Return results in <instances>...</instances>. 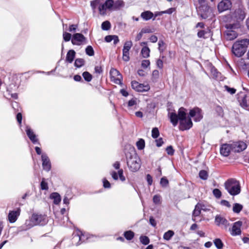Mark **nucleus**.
I'll return each instance as SVG.
<instances>
[{"instance_id": "f257e3e1", "label": "nucleus", "mask_w": 249, "mask_h": 249, "mask_svg": "<svg viewBox=\"0 0 249 249\" xmlns=\"http://www.w3.org/2000/svg\"><path fill=\"white\" fill-rule=\"evenodd\" d=\"M186 109L184 107H180L178 111V115L171 112L169 113V117L170 121L173 125L175 126L179 121V129L181 130L189 129L193 126V123L190 118L186 117Z\"/></svg>"}, {"instance_id": "f03ea898", "label": "nucleus", "mask_w": 249, "mask_h": 249, "mask_svg": "<svg viewBox=\"0 0 249 249\" xmlns=\"http://www.w3.org/2000/svg\"><path fill=\"white\" fill-rule=\"evenodd\" d=\"M48 222L46 215L33 214L30 219L26 220L23 226L24 230H27L37 225H44Z\"/></svg>"}, {"instance_id": "7ed1b4c3", "label": "nucleus", "mask_w": 249, "mask_h": 249, "mask_svg": "<svg viewBox=\"0 0 249 249\" xmlns=\"http://www.w3.org/2000/svg\"><path fill=\"white\" fill-rule=\"evenodd\" d=\"M249 45V39L247 38L236 41L232 45V52L237 57L242 56L246 52Z\"/></svg>"}, {"instance_id": "20e7f679", "label": "nucleus", "mask_w": 249, "mask_h": 249, "mask_svg": "<svg viewBox=\"0 0 249 249\" xmlns=\"http://www.w3.org/2000/svg\"><path fill=\"white\" fill-rule=\"evenodd\" d=\"M225 189L231 196H236L241 191L240 184L238 181L234 179H230L225 182Z\"/></svg>"}, {"instance_id": "39448f33", "label": "nucleus", "mask_w": 249, "mask_h": 249, "mask_svg": "<svg viewBox=\"0 0 249 249\" xmlns=\"http://www.w3.org/2000/svg\"><path fill=\"white\" fill-rule=\"evenodd\" d=\"M226 27L227 30L224 34L226 39L231 40L236 38L238 36V30L240 27L239 23L229 24Z\"/></svg>"}, {"instance_id": "423d86ee", "label": "nucleus", "mask_w": 249, "mask_h": 249, "mask_svg": "<svg viewBox=\"0 0 249 249\" xmlns=\"http://www.w3.org/2000/svg\"><path fill=\"white\" fill-rule=\"evenodd\" d=\"M127 164L130 169L133 172L138 170L140 167V160L137 156H132L127 161Z\"/></svg>"}, {"instance_id": "0eeeda50", "label": "nucleus", "mask_w": 249, "mask_h": 249, "mask_svg": "<svg viewBox=\"0 0 249 249\" xmlns=\"http://www.w3.org/2000/svg\"><path fill=\"white\" fill-rule=\"evenodd\" d=\"M245 9L243 6H240L236 9L231 14V18L238 23L242 21L245 18Z\"/></svg>"}, {"instance_id": "6e6552de", "label": "nucleus", "mask_w": 249, "mask_h": 249, "mask_svg": "<svg viewBox=\"0 0 249 249\" xmlns=\"http://www.w3.org/2000/svg\"><path fill=\"white\" fill-rule=\"evenodd\" d=\"M110 78L112 81L116 84L122 85L123 77L120 72L114 68H111L110 71Z\"/></svg>"}, {"instance_id": "1a4fd4ad", "label": "nucleus", "mask_w": 249, "mask_h": 249, "mask_svg": "<svg viewBox=\"0 0 249 249\" xmlns=\"http://www.w3.org/2000/svg\"><path fill=\"white\" fill-rule=\"evenodd\" d=\"M113 5V1L110 0H106V2L104 3L100 4L99 7V12L101 15H105L106 14L107 10H112Z\"/></svg>"}, {"instance_id": "9d476101", "label": "nucleus", "mask_w": 249, "mask_h": 249, "mask_svg": "<svg viewBox=\"0 0 249 249\" xmlns=\"http://www.w3.org/2000/svg\"><path fill=\"white\" fill-rule=\"evenodd\" d=\"M131 86L134 89L139 92L147 91L150 89V87L148 84H140L136 81L131 82Z\"/></svg>"}, {"instance_id": "9b49d317", "label": "nucleus", "mask_w": 249, "mask_h": 249, "mask_svg": "<svg viewBox=\"0 0 249 249\" xmlns=\"http://www.w3.org/2000/svg\"><path fill=\"white\" fill-rule=\"evenodd\" d=\"M189 115L191 117H195V121H200L203 118L201 110L198 107H195L190 110Z\"/></svg>"}, {"instance_id": "f8f14e48", "label": "nucleus", "mask_w": 249, "mask_h": 249, "mask_svg": "<svg viewBox=\"0 0 249 249\" xmlns=\"http://www.w3.org/2000/svg\"><path fill=\"white\" fill-rule=\"evenodd\" d=\"M232 151L235 152H240L247 148V144L244 142L239 141L234 142L231 144Z\"/></svg>"}, {"instance_id": "ddd939ff", "label": "nucleus", "mask_w": 249, "mask_h": 249, "mask_svg": "<svg viewBox=\"0 0 249 249\" xmlns=\"http://www.w3.org/2000/svg\"><path fill=\"white\" fill-rule=\"evenodd\" d=\"M242 223L241 221H237L233 224L231 229L230 230V233L232 236H237L241 233V227Z\"/></svg>"}, {"instance_id": "4468645a", "label": "nucleus", "mask_w": 249, "mask_h": 249, "mask_svg": "<svg viewBox=\"0 0 249 249\" xmlns=\"http://www.w3.org/2000/svg\"><path fill=\"white\" fill-rule=\"evenodd\" d=\"M20 214V208H18L14 211H10L8 215V219L10 223L15 222Z\"/></svg>"}, {"instance_id": "2eb2a0df", "label": "nucleus", "mask_w": 249, "mask_h": 249, "mask_svg": "<svg viewBox=\"0 0 249 249\" xmlns=\"http://www.w3.org/2000/svg\"><path fill=\"white\" fill-rule=\"evenodd\" d=\"M231 6V2L229 0H222L217 6L218 10L220 12L226 11Z\"/></svg>"}, {"instance_id": "dca6fc26", "label": "nucleus", "mask_w": 249, "mask_h": 249, "mask_svg": "<svg viewBox=\"0 0 249 249\" xmlns=\"http://www.w3.org/2000/svg\"><path fill=\"white\" fill-rule=\"evenodd\" d=\"M85 40L84 36L80 33H76L73 35L71 43L73 45H80Z\"/></svg>"}, {"instance_id": "f3484780", "label": "nucleus", "mask_w": 249, "mask_h": 249, "mask_svg": "<svg viewBox=\"0 0 249 249\" xmlns=\"http://www.w3.org/2000/svg\"><path fill=\"white\" fill-rule=\"evenodd\" d=\"M231 151H232L231 144H223L221 145L220 149V154L225 157L228 156Z\"/></svg>"}, {"instance_id": "a211bd4d", "label": "nucleus", "mask_w": 249, "mask_h": 249, "mask_svg": "<svg viewBox=\"0 0 249 249\" xmlns=\"http://www.w3.org/2000/svg\"><path fill=\"white\" fill-rule=\"evenodd\" d=\"M215 222L219 226H223L225 229H227L230 225L228 221L224 217L220 216H216L215 218Z\"/></svg>"}, {"instance_id": "6ab92c4d", "label": "nucleus", "mask_w": 249, "mask_h": 249, "mask_svg": "<svg viewBox=\"0 0 249 249\" xmlns=\"http://www.w3.org/2000/svg\"><path fill=\"white\" fill-rule=\"evenodd\" d=\"M42 160V166L44 170L49 171L51 168V162L48 156L45 154L41 156Z\"/></svg>"}, {"instance_id": "aec40b11", "label": "nucleus", "mask_w": 249, "mask_h": 249, "mask_svg": "<svg viewBox=\"0 0 249 249\" xmlns=\"http://www.w3.org/2000/svg\"><path fill=\"white\" fill-rule=\"evenodd\" d=\"M119 176V178L120 180L122 181H124L125 180V178L123 175V169H120L118 171V174L115 171H111L110 172V175L112 178L115 180L118 179V176Z\"/></svg>"}, {"instance_id": "412c9836", "label": "nucleus", "mask_w": 249, "mask_h": 249, "mask_svg": "<svg viewBox=\"0 0 249 249\" xmlns=\"http://www.w3.org/2000/svg\"><path fill=\"white\" fill-rule=\"evenodd\" d=\"M26 131L29 138L33 143H35L37 142V139L36 138V135L32 129L29 127H27Z\"/></svg>"}, {"instance_id": "4be33fe9", "label": "nucleus", "mask_w": 249, "mask_h": 249, "mask_svg": "<svg viewBox=\"0 0 249 249\" xmlns=\"http://www.w3.org/2000/svg\"><path fill=\"white\" fill-rule=\"evenodd\" d=\"M201 205L200 204H197L194 210L193 213V220L194 221L196 220V217L199 216L201 213Z\"/></svg>"}, {"instance_id": "5701e85b", "label": "nucleus", "mask_w": 249, "mask_h": 249, "mask_svg": "<svg viewBox=\"0 0 249 249\" xmlns=\"http://www.w3.org/2000/svg\"><path fill=\"white\" fill-rule=\"evenodd\" d=\"M153 14L150 11H146L142 13L141 16L144 20H148L153 17Z\"/></svg>"}, {"instance_id": "b1692460", "label": "nucleus", "mask_w": 249, "mask_h": 249, "mask_svg": "<svg viewBox=\"0 0 249 249\" xmlns=\"http://www.w3.org/2000/svg\"><path fill=\"white\" fill-rule=\"evenodd\" d=\"M75 52L74 50H71L69 51L66 55V61L69 63H71L75 57Z\"/></svg>"}, {"instance_id": "393cba45", "label": "nucleus", "mask_w": 249, "mask_h": 249, "mask_svg": "<svg viewBox=\"0 0 249 249\" xmlns=\"http://www.w3.org/2000/svg\"><path fill=\"white\" fill-rule=\"evenodd\" d=\"M124 3L122 0H117L115 2L113 1L112 10L119 9L124 7Z\"/></svg>"}, {"instance_id": "a878e982", "label": "nucleus", "mask_w": 249, "mask_h": 249, "mask_svg": "<svg viewBox=\"0 0 249 249\" xmlns=\"http://www.w3.org/2000/svg\"><path fill=\"white\" fill-rule=\"evenodd\" d=\"M150 49L147 46H144L142 48L141 53L143 57L147 58L150 56Z\"/></svg>"}, {"instance_id": "bb28decb", "label": "nucleus", "mask_w": 249, "mask_h": 249, "mask_svg": "<svg viewBox=\"0 0 249 249\" xmlns=\"http://www.w3.org/2000/svg\"><path fill=\"white\" fill-rule=\"evenodd\" d=\"M50 197L53 199V202L55 204H58L61 201L60 196L57 193H52L50 196Z\"/></svg>"}, {"instance_id": "cd10ccee", "label": "nucleus", "mask_w": 249, "mask_h": 249, "mask_svg": "<svg viewBox=\"0 0 249 249\" xmlns=\"http://www.w3.org/2000/svg\"><path fill=\"white\" fill-rule=\"evenodd\" d=\"M101 0H94L90 2V6L93 11H95L96 8L99 9V7L100 6Z\"/></svg>"}, {"instance_id": "c85d7f7f", "label": "nucleus", "mask_w": 249, "mask_h": 249, "mask_svg": "<svg viewBox=\"0 0 249 249\" xmlns=\"http://www.w3.org/2000/svg\"><path fill=\"white\" fill-rule=\"evenodd\" d=\"M174 235V232L173 231L169 230L163 235V239L166 240H169Z\"/></svg>"}, {"instance_id": "c756f323", "label": "nucleus", "mask_w": 249, "mask_h": 249, "mask_svg": "<svg viewBox=\"0 0 249 249\" xmlns=\"http://www.w3.org/2000/svg\"><path fill=\"white\" fill-rule=\"evenodd\" d=\"M213 243L217 249H222L223 247V243L219 238H216L214 240Z\"/></svg>"}, {"instance_id": "7c9ffc66", "label": "nucleus", "mask_w": 249, "mask_h": 249, "mask_svg": "<svg viewBox=\"0 0 249 249\" xmlns=\"http://www.w3.org/2000/svg\"><path fill=\"white\" fill-rule=\"evenodd\" d=\"M243 206L239 203H235L233 206V211L235 213H239L242 210Z\"/></svg>"}, {"instance_id": "2f4dec72", "label": "nucleus", "mask_w": 249, "mask_h": 249, "mask_svg": "<svg viewBox=\"0 0 249 249\" xmlns=\"http://www.w3.org/2000/svg\"><path fill=\"white\" fill-rule=\"evenodd\" d=\"M132 46V43L131 41H128L125 42L123 51L129 52Z\"/></svg>"}, {"instance_id": "473e14b6", "label": "nucleus", "mask_w": 249, "mask_h": 249, "mask_svg": "<svg viewBox=\"0 0 249 249\" xmlns=\"http://www.w3.org/2000/svg\"><path fill=\"white\" fill-rule=\"evenodd\" d=\"M124 236L127 240H131L134 236V233L131 231H125L124 233Z\"/></svg>"}, {"instance_id": "72a5a7b5", "label": "nucleus", "mask_w": 249, "mask_h": 249, "mask_svg": "<svg viewBox=\"0 0 249 249\" xmlns=\"http://www.w3.org/2000/svg\"><path fill=\"white\" fill-rule=\"evenodd\" d=\"M137 148L139 150H142L144 148L145 142L143 139H140L136 143Z\"/></svg>"}, {"instance_id": "f704fd0d", "label": "nucleus", "mask_w": 249, "mask_h": 249, "mask_svg": "<svg viewBox=\"0 0 249 249\" xmlns=\"http://www.w3.org/2000/svg\"><path fill=\"white\" fill-rule=\"evenodd\" d=\"M159 50L161 53L165 50L166 47L164 42L162 40H160L158 43Z\"/></svg>"}, {"instance_id": "c9c22d12", "label": "nucleus", "mask_w": 249, "mask_h": 249, "mask_svg": "<svg viewBox=\"0 0 249 249\" xmlns=\"http://www.w3.org/2000/svg\"><path fill=\"white\" fill-rule=\"evenodd\" d=\"M85 80L88 82H89L92 80V75L88 71H85L82 74Z\"/></svg>"}, {"instance_id": "e433bc0d", "label": "nucleus", "mask_w": 249, "mask_h": 249, "mask_svg": "<svg viewBox=\"0 0 249 249\" xmlns=\"http://www.w3.org/2000/svg\"><path fill=\"white\" fill-rule=\"evenodd\" d=\"M111 24L108 21H105L102 24V29L103 30H108L110 28Z\"/></svg>"}, {"instance_id": "4c0bfd02", "label": "nucleus", "mask_w": 249, "mask_h": 249, "mask_svg": "<svg viewBox=\"0 0 249 249\" xmlns=\"http://www.w3.org/2000/svg\"><path fill=\"white\" fill-rule=\"evenodd\" d=\"M84 60L82 58L76 59L74 62V65L76 67L79 68L84 65Z\"/></svg>"}, {"instance_id": "58836bf2", "label": "nucleus", "mask_w": 249, "mask_h": 249, "mask_svg": "<svg viewBox=\"0 0 249 249\" xmlns=\"http://www.w3.org/2000/svg\"><path fill=\"white\" fill-rule=\"evenodd\" d=\"M141 242L145 245H146L149 243V239L146 236H141L140 238Z\"/></svg>"}, {"instance_id": "ea45409f", "label": "nucleus", "mask_w": 249, "mask_h": 249, "mask_svg": "<svg viewBox=\"0 0 249 249\" xmlns=\"http://www.w3.org/2000/svg\"><path fill=\"white\" fill-rule=\"evenodd\" d=\"M86 53L89 56H93L94 54V50L90 46H88L86 49Z\"/></svg>"}, {"instance_id": "a19ab883", "label": "nucleus", "mask_w": 249, "mask_h": 249, "mask_svg": "<svg viewBox=\"0 0 249 249\" xmlns=\"http://www.w3.org/2000/svg\"><path fill=\"white\" fill-rule=\"evenodd\" d=\"M199 176L200 178L203 180H206L208 178V173L205 170H201L199 172Z\"/></svg>"}, {"instance_id": "79ce46f5", "label": "nucleus", "mask_w": 249, "mask_h": 249, "mask_svg": "<svg viewBox=\"0 0 249 249\" xmlns=\"http://www.w3.org/2000/svg\"><path fill=\"white\" fill-rule=\"evenodd\" d=\"M71 34L69 33H67L66 32H63V39L65 41H69L71 40Z\"/></svg>"}, {"instance_id": "37998d69", "label": "nucleus", "mask_w": 249, "mask_h": 249, "mask_svg": "<svg viewBox=\"0 0 249 249\" xmlns=\"http://www.w3.org/2000/svg\"><path fill=\"white\" fill-rule=\"evenodd\" d=\"M159 136V131L157 127L153 128L152 130V136L153 138H157Z\"/></svg>"}, {"instance_id": "c03bdc74", "label": "nucleus", "mask_w": 249, "mask_h": 249, "mask_svg": "<svg viewBox=\"0 0 249 249\" xmlns=\"http://www.w3.org/2000/svg\"><path fill=\"white\" fill-rule=\"evenodd\" d=\"M214 196L217 198H219L221 196V192L218 189H214L213 191Z\"/></svg>"}, {"instance_id": "a18cd8bd", "label": "nucleus", "mask_w": 249, "mask_h": 249, "mask_svg": "<svg viewBox=\"0 0 249 249\" xmlns=\"http://www.w3.org/2000/svg\"><path fill=\"white\" fill-rule=\"evenodd\" d=\"M41 189L42 190H47L48 189V186L47 183L45 181V179L43 178L40 184Z\"/></svg>"}, {"instance_id": "49530a36", "label": "nucleus", "mask_w": 249, "mask_h": 249, "mask_svg": "<svg viewBox=\"0 0 249 249\" xmlns=\"http://www.w3.org/2000/svg\"><path fill=\"white\" fill-rule=\"evenodd\" d=\"M123 59L126 62L129 60V52L123 51Z\"/></svg>"}, {"instance_id": "de8ad7c7", "label": "nucleus", "mask_w": 249, "mask_h": 249, "mask_svg": "<svg viewBox=\"0 0 249 249\" xmlns=\"http://www.w3.org/2000/svg\"><path fill=\"white\" fill-rule=\"evenodd\" d=\"M168 180L165 178H162L160 179V183L162 186L165 187L168 184Z\"/></svg>"}, {"instance_id": "09e8293b", "label": "nucleus", "mask_w": 249, "mask_h": 249, "mask_svg": "<svg viewBox=\"0 0 249 249\" xmlns=\"http://www.w3.org/2000/svg\"><path fill=\"white\" fill-rule=\"evenodd\" d=\"M150 64V62L149 60H143L142 62V67L143 68H147Z\"/></svg>"}, {"instance_id": "8fccbe9b", "label": "nucleus", "mask_w": 249, "mask_h": 249, "mask_svg": "<svg viewBox=\"0 0 249 249\" xmlns=\"http://www.w3.org/2000/svg\"><path fill=\"white\" fill-rule=\"evenodd\" d=\"M166 152L168 155H172L174 153V150L172 146H168L166 149Z\"/></svg>"}, {"instance_id": "3c124183", "label": "nucleus", "mask_w": 249, "mask_h": 249, "mask_svg": "<svg viewBox=\"0 0 249 249\" xmlns=\"http://www.w3.org/2000/svg\"><path fill=\"white\" fill-rule=\"evenodd\" d=\"M153 200L155 204H159L160 201V196L159 195L154 196Z\"/></svg>"}, {"instance_id": "603ef678", "label": "nucleus", "mask_w": 249, "mask_h": 249, "mask_svg": "<svg viewBox=\"0 0 249 249\" xmlns=\"http://www.w3.org/2000/svg\"><path fill=\"white\" fill-rule=\"evenodd\" d=\"M156 64H157V67L158 68H159L160 69H162L163 64V61L161 59H157V62H156Z\"/></svg>"}, {"instance_id": "864d4df0", "label": "nucleus", "mask_w": 249, "mask_h": 249, "mask_svg": "<svg viewBox=\"0 0 249 249\" xmlns=\"http://www.w3.org/2000/svg\"><path fill=\"white\" fill-rule=\"evenodd\" d=\"M224 88L228 92H230L231 94H234L236 91L235 89L233 88H231L227 86H225Z\"/></svg>"}, {"instance_id": "5fc2aeb1", "label": "nucleus", "mask_w": 249, "mask_h": 249, "mask_svg": "<svg viewBox=\"0 0 249 249\" xmlns=\"http://www.w3.org/2000/svg\"><path fill=\"white\" fill-rule=\"evenodd\" d=\"M77 28V25L72 24L69 26V31L71 32H76V29Z\"/></svg>"}, {"instance_id": "6e6d98bb", "label": "nucleus", "mask_w": 249, "mask_h": 249, "mask_svg": "<svg viewBox=\"0 0 249 249\" xmlns=\"http://www.w3.org/2000/svg\"><path fill=\"white\" fill-rule=\"evenodd\" d=\"M206 32H205V31L201 30L198 32L197 36L200 38H201V37L205 38V35L206 34Z\"/></svg>"}, {"instance_id": "4d7b16f0", "label": "nucleus", "mask_w": 249, "mask_h": 249, "mask_svg": "<svg viewBox=\"0 0 249 249\" xmlns=\"http://www.w3.org/2000/svg\"><path fill=\"white\" fill-rule=\"evenodd\" d=\"M104 187L107 188H109L110 187V184L108 180L106 179H103Z\"/></svg>"}, {"instance_id": "13d9d810", "label": "nucleus", "mask_w": 249, "mask_h": 249, "mask_svg": "<svg viewBox=\"0 0 249 249\" xmlns=\"http://www.w3.org/2000/svg\"><path fill=\"white\" fill-rule=\"evenodd\" d=\"M175 8H171L167 10L161 11V13L171 14L175 11Z\"/></svg>"}, {"instance_id": "bf43d9fd", "label": "nucleus", "mask_w": 249, "mask_h": 249, "mask_svg": "<svg viewBox=\"0 0 249 249\" xmlns=\"http://www.w3.org/2000/svg\"><path fill=\"white\" fill-rule=\"evenodd\" d=\"M103 71L102 68L100 66H97L95 67V72L97 73H101Z\"/></svg>"}, {"instance_id": "052dcab7", "label": "nucleus", "mask_w": 249, "mask_h": 249, "mask_svg": "<svg viewBox=\"0 0 249 249\" xmlns=\"http://www.w3.org/2000/svg\"><path fill=\"white\" fill-rule=\"evenodd\" d=\"M146 179H147V181L148 182V185H151L152 184V181H153L152 177L150 175L148 174L146 176Z\"/></svg>"}, {"instance_id": "680f3d73", "label": "nucleus", "mask_w": 249, "mask_h": 249, "mask_svg": "<svg viewBox=\"0 0 249 249\" xmlns=\"http://www.w3.org/2000/svg\"><path fill=\"white\" fill-rule=\"evenodd\" d=\"M149 222H150V224L153 227H155L157 225L156 221H155V220L154 219V218L153 217H150Z\"/></svg>"}, {"instance_id": "e2e57ef3", "label": "nucleus", "mask_w": 249, "mask_h": 249, "mask_svg": "<svg viewBox=\"0 0 249 249\" xmlns=\"http://www.w3.org/2000/svg\"><path fill=\"white\" fill-rule=\"evenodd\" d=\"M156 145L157 146L160 147L162 145L163 142L162 141V138H160L158 140H156Z\"/></svg>"}, {"instance_id": "0e129e2a", "label": "nucleus", "mask_w": 249, "mask_h": 249, "mask_svg": "<svg viewBox=\"0 0 249 249\" xmlns=\"http://www.w3.org/2000/svg\"><path fill=\"white\" fill-rule=\"evenodd\" d=\"M136 104V101L134 99H132L129 101L128 103V107H132Z\"/></svg>"}, {"instance_id": "69168bd1", "label": "nucleus", "mask_w": 249, "mask_h": 249, "mask_svg": "<svg viewBox=\"0 0 249 249\" xmlns=\"http://www.w3.org/2000/svg\"><path fill=\"white\" fill-rule=\"evenodd\" d=\"M149 39L151 42H152L153 43H155L158 40V37L156 36L153 35L151 36H150V37L149 38Z\"/></svg>"}, {"instance_id": "338daca9", "label": "nucleus", "mask_w": 249, "mask_h": 249, "mask_svg": "<svg viewBox=\"0 0 249 249\" xmlns=\"http://www.w3.org/2000/svg\"><path fill=\"white\" fill-rule=\"evenodd\" d=\"M17 119L19 124H21L22 121V115L20 113H18L17 115Z\"/></svg>"}, {"instance_id": "774afa93", "label": "nucleus", "mask_w": 249, "mask_h": 249, "mask_svg": "<svg viewBox=\"0 0 249 249\" xmlns=\"http://www.w3.org/2000/svg\"><path fill=\"white\" fill-rule=\"evenodd\" d=\"M142 35H143V33L141 31V32L137 35V36L135 38V40L136 41L140 40L141 39V38L142 37Z\"/></svg>"}]
</instances>
